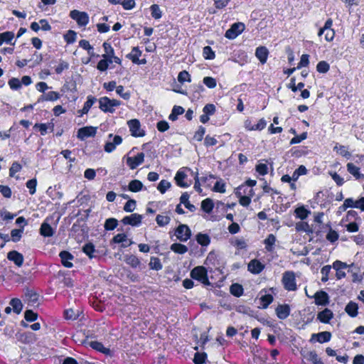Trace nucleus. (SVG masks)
I'll return each instance as SVG.
<instances>
[{"instance_id": "obj_1", "label": "nucleus", "mask_w": 364, "mask_h": 364, "mask_svg": "<svg viewBox=\"0 0 364 364\" xmlns=\"http://www.w3.org/2000/svg\"><path fill=\"white\" fill-rule=\"evenodd\" d=\"M191 277L193 279L200 282L205 286L210 285V282L208 277L207 269L203 266L194 267L191 272Z\"/></svg>"}, {"instance_id": "obj_2", "label": "nucleus", "mask_w": 364, "mask_h": 364, "mask_svg": "<svg viewBox=\"0 0 364 364\" xmlns=\"http://www.w3.org/2000/svg\"><path fill=\"white\" fill-rule=\"evenodd\" d=\"M100 109L105 112L113 113L115 107L121 105L120 101L117 100H111L107 97H103L99 100Z\"/></svg>"}, {"instance_id": "obj_3", "label": "nucleus", "mask_w": 364, "mask_h": 364, "mask_svg": "<svg viewBox=\"0 0 364 364\" xmlns=\"http://www.w3.org/2000/svg\"><path fill=\"white\" fill-rule=\"evenodd\" d=\"M282 284L285 289L295 291L296 284L294 273L293 272H285L282 277Z\"/></svg>"}, {"instance_id": "obj_4", "label": "nucleus", "mask_w": 364, "mask_h": 364, "mask_svg": "<svg viewBox=\"0 0 364 364\" xmlns=\"http://www.w3.org/2000/svg\"><path fill=\"white\" fill-rule=\"evenodd\" d=\"M175 235L181 242H186L191 237V230L187 225L181 224L175 230Z\"/></svg>"}, {"instance_id": "obj_5", "label": "nucleus", "mask_w": 364, "mask_h": 364, "mask_svg": "<svg viewBox=\"0 0 364 364\" xmlns=\"http://www.w3.org/2000/svg\"><path fill=\"white\" fill-rule=\"evenodd\" d=\"M70 16L77 22L79 26H85L89 23V16L85 11L75 9L70 11Z\"/></svg>"}, {"instance_id": "obj_6", "label": "nucleus", "mask_w": 364, "mask_h": 364, "mask_svg": "<svg viewBox=\"0 0 364 364\" xmlns=\"http://www.w3.org/2000/svg\"><path fill=\"white\" fill-rule=\"evenodd\" d=\"M245 26L243 23H235L225 32V36L228 39H235L245 30Z\"/></svg>"}, {"instance_id": "obj_7", "label": "nucleus", "mask_w": 364, "mask_h": 364, "mask_svg": "<svg viewBox=\"0 0 364 364\" xmlns=\"http://www.w3.org/2000/svg\"><path fill=\"white\" fill-rule=\"evenodd\" d=\"M109 140L105 145V151L107 153L113 151L116 146L119 145L122 142V138L119 135L113 136L112 134H109L108 136Z\"/></svg>"}, {"instance_id": "obj_8", "label": "nucleus", "mask_w": 364, "mask_h": 364, "mask_svg": "<svg viewBox=\"0 0 364 364\" xmlns=\"http://www.w3.org/2000/svg\"><path fill=\"white\" fill-rule=\"evenodd\" d=\"M306 294L308 297H314L315 299V304L318 306H326L329 303V296L328 294L324 291H318L311 296L307 294L306 289H305Z\"/></svg>"}, {"instance_id": "obj_9", "label": "nucleus", "mask_w": 364, "mask_h": 364, "mask_svg": "<svg viewBox=\"0 0 364 364\" xmlns=\"http://www.w3.org/2000/svg\"><path fill=\"white\" fill-rule=\"evenodd\" d=\"M129 131L133 136L139 137L145 135L144 131L141 129L140 122L138 119H134L128 122Z\"/></svg>"}, {"instance_id": "obj_10", "label": "nucleus", "mask_w": 364, "mask_h": 364, "mask_svg": "<svg viewBox=\"0 0 364 364\" xmlns=\"http://www.w3.org/2000/svg\"><path fill=\"white\" fill-rule=\"evenodd\" d=\"M97 132V128L94 127H84L77 131V138L84 140L85 138L95 136Z\"/></svg>"}, {"instance_id": "obj_11", "label": "nucleus", "mask_w": 364, "mask_h": 364, "mask_svg": "<svg viewBox=\"0 0 364 364\" xmlns=\"http://www.w3.org/2000/svg\"><path fill=\"white\" fill-rule=\"evenodd\" d=\"M144 161V154L143 152L139 153L136 156H129L127 159V164L131 169H135L138 166L141 164Z\"/></svg>"}, {"instance_id": "obj_12", "label": "nucleus", "mask_w": 364, "mask_h": 364, "mask_svg": "<svg viewBox=\"0 0 364 364\" xmlns=\"http://www.w3.org/2000/svg\"><path fill=\"white\" fill-rule=\"evenodd\" d=\"M142 215L137 214V213H133L129 216H125L122 220V222L124 225H130L132 226H138L141 223L142 220Z\"/></svg>"}, {"instance_id": "obj_13", "label": "nucleus", "mask_w": 364, "mask_h": 364, "mask_svg": "<svg viewBox=\"0 0 364 364\" xmlns=\"http://www.w3.org/2000/svg\"><path fill=\"white\" fill-rule=\"evenodd\" d=\"M112 242L114 243H121V247L125 248L134 243L132 240L127 238L124 233H119L113 237Z\"/></svg>"}, {"instance_id": "obj_14", "label": "nucleus", "mask_w": 364, "mask_h": 364, "mask_svg": "<svg viewBox=\"0 0 364 364\" xmlns=\"http://www.w3.org/2000/svg\"><path fill=\"white\" fill-rule=\"evenodd\" d=\"M331 338V333L329 331H322L318 333H313L311 335L310 341L314 342L315 341L320 343L328 342Z\"/></svg>"}, {"instance_id": "obj_15", "label": "nucleus", "mask_w": 364, "mask_h": 364, "mask_svg": "<svg viewBox=\"0 0 364 364\" xmlns=\"http://www.w3.org/2000/svg\"><path fill=\"white\" fill-rule=\"evenodd\" d=\"M61 259L62 264L67 268H71L73 264L72 261L74 259V256L68 251H61L59 254Z\"/></svg>"}, {"instance_id": "obj_16", "label": "nucleus", "mask_w": 364, "mask_h": 364, "mask_svg": "<svg viewBox=\"0 0 364 364\" xmlns=\"http://www.w3.org/2000/svg\"><path fill=\"white\" fill-rule=\"evenodd\" d=\"M247 269L248 271H250L251 273L257 274L264 269V265L262 264L259 260L254 259L249 262Z\"/></svg>"}, {"instance_id": "obj_17", "label": "nucleus", "mask_w": 364, "mask_h": 364, "mask_svg": "<svg viewBox=\"0 0 364 364\" xmlns=\"http://www.w3.org/2000/svg\"><path fill=\"white\" fill-rule=\"evenodd\" d=\"M7 258L14 262L18 267H21L23 263V256L16 250L10 251L7 254Z\"/></svg>"}, {"instance_id": "obj_18", "label": "nucleus", "mask_w": 364, "mask_h": 364, "mask_svg": "<svg viewBox=\"0 0 364 364\" xmlns=\"http://www.w3.org/2000/svg\"><path fill=\"white\" fill-rule=\"evenodd\" d=\"M48 220L49 219L47 218L40 228V234L43 237H52L55 233L53 228L49 225Z\"/></svg>"}, {"instance_id": "obj_19", "label": "nucleus", "mask_w": 364, "mask_h": 364, "mask_svg": "<svg viewBox=\"0 0 364 364\" xmlns=\"http://www.w3.org/2000/svg\"><path fill=\"white\" fill-rule=\"evenodd\" d=\"M347 171L350 173L356 180L364 179V174L360 172V168L354 165L353 163H348L346 165Z\"/></svg>"}, {"instance_id": "obj_20", "label": "nucleus", "mask_w": 364, "mask_h": 364, "mask_svg": "<svg viewBox=\"0 0 364 364\" xmlns=\"http://www.w3.org/2000/svg\"><path fill=\"white\" fill-rule=\"evenodd\" d=\"M276 314L280 319L287 318L290 314V307L287 304L279 305L276 308Z\"/></svg>"}, {"instance_id": "obj_21", "label": "nucleus", "mask_w": 364, "mask_h": 364, "mask_svg": "<svg viewBox=\"0 0 364 364\" xmlns=\"http://www.w3.org/2000/svg\"><path fill=\"white\" fill-rule=\"evenodd\" d=\"M333 316V312L328 309H325L318 314L317 318L322 323H328Z\"/></svg>"}, {"instance_id": "obj_22", "label": "nucleus", "mask_w": 364, "mask_h": 364, "mask_svg": "<svg viewBox=\"0 0 364 364\" xmlns=\"http://www.w3.org/2000/svg\"><path fill=\"white\" fill-rule=\"evenodd\" d=\"M269 51L264 46H259L256 49L255 55L262 63H265L267 59Z\"/></svg>"}, {"instance_id": "obj_23", "label": "nucleus", "mask_w": 364, "mask_h": 364, "mask_svg": "<svg viewBox=\"0 0 364 364\" xmlns=\"http://www.w3.org/2000/svg\"><path fill=\"white\" fill-rule=\"evenodd\" d=\"M88 344H89V346L92 348H93V349H95V350H97L99 352H101V353H104L105 355H110L111 354L110 349L108 348H105L103 346V344L102 343H100V342L95 341H90L88 343Z\"/></svg>"}, {"instance_id": "obj_24", "label": "nucleus", "mask_w": 364, "mask_h": 364, "mask_svg": "<svg viewBox=\"0 0 364 364\" xmlns=\"http://www.w3.org/2000/svg\"><path fill=\"white\" fill-rule=\"evenodd\" d=\"M24 296L25 301L32 305L35 304L38 299V295L33 290L29 289H26L24 293Z\"/></svg>"}, {"instance_id": "obj_25", "label": "nucleus", "mask_w": 364, "mask_h": 364, "mask_svg": "<svg viewBox=\"0 0 364 364\" xmlns=\"http://www.w3.org/2000/svg\"><path fill=\"white\" fill-rule=\"evenodd\" d=\"M14 37V33L12 31H6L0 33V46L4 43H10L14 46L15 43H11Z\"/></svg>"}, {"instance_id": "obj_26", "label": "nucleus", "mask_w": 364, "mask_h": 364, "mask_svg": "<svg viewBox=\"0 0 364 364\" xmlns=\"http://www.w3.org/2000/svg\"><path fill=\"white\" fill-rule=\"evenodd\" d=\"M125 262L130 265L133 268L139 267L141 265V262L137 257L135 255H125L124 256Z\"/></svg>"}, {"instance_id": "obj_27", "label": "nucleus", "mask_w": 364, "mask_h": 364, "mask_svg": "<svg viewBox=\"0 0 364 364\" xmlns=\"http://www.w3.org/2000/svg\"><path fill=\"white\" fill-rule=\"evenodd\" d=\"M187 177V175L182 171H178L175 176L176 184L182 188H187L189 185L183 182V180Z\"/></svg>"}, {"instance_id": "obj_28", "label": "nucleus", "mask_w": 364, "mask_h": 364, "mask_svg": "<svg viewBox=\"0 0 364 364\" xmlns=\"http://www.w3.org/2000/svg\"><path fill=\"white\" fill-rule=\"evenodd\" d=\"M358 304L353 301H350L346 306V312L351 317H355L358 315Z\"/></svg>"}, {"instance_id": "obj_29", "label": "nucleus", "mask_w": 364, "mask_h": 364, "mask_svg": "<svg viewBox=\"0 0 364 364\" xmlns=\"http://www.w3.org/2000/svg\"><path fill=\"white\" fill-rule=\"evenodd\" d=\"M95 101H96L95 97H94L91 95L88 96L87 101L84 104L83 108L81 110L78 111L79 112H80V116H82L84 114H87Z\"/></svg>"}, {"instance_id": "obj_30", "label": "nucleus", "mask_w": 364, "mask_h": 364, "mask_svg": "<svg viewBox=\"0 0 364 364\" xmlns=\"http://www.w3.org/2000/svg\"><path fill=\"white\" fill-rule=\"evenodd\" d=\"M188 198L189 195L188 193H183L180 198V202L181 203H183L190 211L193 212L196 210V207L189 202Z\"/></svg>"}, {"instance_id": "obj_31", "label": "nucleus", "mask_w": 364, "mask_h": 364, "mask_svg": "<svg viewBox=\"0 0 364 364\" xmlns=\"http://www.w3.org/2000/svg\"><path fill=\"white\" fill-rule=\"evenodd\" d=\"M196 240L201 246H208L210 242V238L208 235L199 232L196 236Z\"/></svg>"}, {"instance_id": "obj_32", "label": "nucleus", "mask_w": 364, "mask_h": 364, "mask_svg": "<svg viewBox=\"0 0 364 364\" xmlns=\"http://www.w3.org/2000/svg\"><path fill=\"white\" fill-rule=\"evenodd\" d=\"M141 55V51L139 49L138 47H134L132 50V52L129 53L127 57L132 60L134 63H139V58Z\"/></svg>"}, {"instance_id": "obj_33", "label": "nucleus", "mask_w": 364, "mask_h": 364, "mask_svg": "<svg viewBox=\"0 0 364 364\" xmlns=\"http://www.w3.org/2000/svg\"><path fill=\"white\" fill-rule=\"evenodd\" d=\"M296 217L301 219H306L309 215L311 213L309 210H308L304 206H300L295 209L294 210Z\"/></svg>"}, {"instance_id": "obj_34", "label": "nucleus", "mask_w": 364, "mask_h": 364, "mask_svg": "<svg viewBox=\"0 0 364 364\" xmlns=\"http://www.w3.org/2000/svg\"><path fill=\"white\" fill-rule=\"evenodd\" d=\"M54 125L51 123L48 124H36L33 128H38L41 135H45L48 130L50 129V132L53 131Z\"/></svg>"}, {"instance_id": "obj_35", "label": "nucleus", "mask_w": 364, "mask_h": 364, "mask_svg": "<svg viewBox=\"0 0 364 364\" xmlns=\"http://www.w3.org/2000/svg\"><path fill=\"white\" fill-rule=\"evenodd\" d=\"M276 242V237L273 234H269L264 240L265 249L268 252H272Z\"/></svg>"}, {"instance_id": "obj_36", "label": "nucleus", "mask_w": 364, "mask_h": 364, "mask_svg": "<svg viewBox=\"0 0 364 364\" xmlns=\"http://www.w3.org/2000/svg\"><path fill=\"white\" fill-rule=\"evenodd\" d=\"M171 250L178 254H185L188 252V247L181 243H173L170 247Z\"/></svg>"}, {"instance_id": "obj_37", "label": "nucleus", "mask_w": 364, "mask_h": 364, "mask_svg": "<svg viewBox=\"0 0 364 364\" xmlns=\"http://www.w3.org/2000/svg\"><path fill=\"white\" fill-rule=\"evenodd\" d=\"M60 97V95L58 92L50 91L48 92L44 95H43L41 98L38 100H46V101H55Z\"/></svg>"}, {"instance_id": "obj_38", "label": "nucleus", "mask_w": 364, "mask_h": 364, "mask_svg": "<svg viewBox=\"0 0 364 364\" xmlns=\"http://www.w3.org/2000/svg\"><path fill=\"white\" fill-rule=\"evenodd\" d=\"M295 229L297 232H305L312 233L313 230L306 222H299L296 223Z\"/></svg>"}, {"instance_id": "obj_39", "label": "nucleus", "mask_w": 364, "mask_h": 364, "mask_svg": "<svg viewBox=\"0 0 364 364\" xmlns=\"http://www.w3.org/2000/svg\"><path fill=\"white\" fill-rule=\"evenodd\" d=\"M184 109L181 106L175 105L173 107L172 112L168 117V119L171 121H175L177 119L178 116L182 114L184 112Z\"/></svg>"}, {"instance_id": "obj_40", "label": "nucleus", "mask_w": 364, "mask_h": 364, "mask_svg": "<svg viewBox=\"0 0 364 364\" xmlns=\"http://www.w3.org/2000/svg\"><path fill=\"white\" fill-rule=\"evenodd\" d=\"M143 188L142 183L139 180H132L129 182L128 188L132 192H139Z\"/></svg>"}, {"instance_id": "obj_41", "label": "nucleus", "mask_w": 364, "mask_h": 364, "mask_svg": "<svg viewBox=\"0 0 364 364\" xmlns=\"http://www.w3.org/2000/svg\"><path fill=\"white\" fill-rule=\"evenodd\" d=\"M230 291L232 295L237 297H239L243 294V288L242 285L237 283L232 284L230 286Z\"/></svg>"}, {"instance_id": "obj_42", "label": "nucleus", "mask_w": 364, "mask_h": 364, "mask_svg": "<svg viewBox=\"0 0 364 364\" xmlns=\"http://www.w3.org/2000/svg\"><path fill=\"white\" fill-rule=\"evenodd\" d=\"M10 305L12 306L13 310L16 314H19L21 313L23 308V304L20 299L16 298L12 299L10 301Z\"/></svg>"}, {"instance_id": "obj_43", "label": "nucleus", "mask_w": 364, "mask_h": 364, "mask_svg": "<svg viewBox=\"0 0 364 364\" xmlns=\"http://www.w3.org/2000/svg\"><path fill=\"white\" fill-rule=\"evenodd\" d=\"M103 48L105 51V54L102 55L103 58L112 59V57L114 55V49L112 46L109 43L105 42L103 43Z\"/></svg>"}, {"instance_id": "obj_44", "label": "nucleus", "mask_w": 364, "mask_h": 364, "mask_svg": "<svg viewBox=\"0 0 364 364\" xmlns=\"http://www.w3.org/2000/svg\"><path fill=\"white\" fill-rule=\"evenodd\" d=\"M213 200L210 198L203 200L201 203V208L207 213H210L213 208Z\"/></svg>"}, {"instance_id": "obj_45", "label": "nucleus", "mask_w": 364, "mask_h": 364, "mask_svg": "<svg viewBox=\"0 0 364 364\" xmlns=\"http://www.w3.org/2000/svg\"><path fill=\"white\" fill-rule=\"evenodd\" d=\"M118 225V220L114 218H108L105 220L104 228L106 230H112Z\"/></svg>"}, {"instance_id": "obj_46", "label": "nucleus", "mask_w": 364, "mask_h": 364, "mask_svg": "<svg viewBox=\"0 0 364 364\" xmlns=\"http://www.w3.org/2000/svg\"><path fill=\"white\" fill-rule=\"evenodd\" d=\"M333 150L339 151V154L341 156L346 157L348 159L351 157V154L347 150L345 146L338 145V144H336V145L333 148Z\"/></svg>"}, {"instance_id": "obj_47", "label": "nucleus", "mask_w": 364, "mask_h": 364, "mask_svg": "<svg viewBox=\"0 0 364 364\" xmlns=\"http://www.w3.org/2000/svg\"><path fill=\"white\" fill-rule=\"evenodd\" d=\"M207 359V354L205 353H196L193 358V363L195 364H204Z\"/></svg>"}, {"instance_id": "obj_48", "label": "nucleus", "mask_w": 364, "mask_h": 364, "mask_svg": "<svg viewBox=\"0 0 364 364\" xmlns=\"http://www.w3.org/2000/svg\"><path fill=\"white\" fill-rule=\"evenodd\" d=\"M156 221L159 226L164 227L170 223L171 218L167 215H157Z\"/></svg>"}, {"instance_id": "obj_49", "label": "nucleus", "mask_w": 364, "mask_h": 364, "mask_svg": "<svg viewBox=\"0 0 364 364\" xmlns=\"http://www.w3.org/2000/svg\"><path fill=\"white\" fill-rule=\"evenodd\" d=\"M149 265L151 269L160 270L162 269V264L160 259L155 257H151Z\"/></svg>"}, {"instance_id": "obj_50", "label": "nucleus", "mask_w": 364, "mask_h": 364, "mask_svg": "<svg viewBox=\"0 0 364 364\" xmlns=\"http://www.w3.org/2000/svg\"><path fill=\"white\" fill-rule=\"evenodd\" d=\"M112 63V59L104 58L99 61L97 65V68L100 71H105L109 67V64Z\"/></svg>"}, {"instance_id": "obj_51", "label": "nucleus", "mask_w": 364, "mask_h": 364, "mask_svg": "<svg viewBox=\"0 0 364 364\" xmlns=\"http://www.w3.org/2000/svg\"><path fill=\"white\" fill-rule=\"evenodd\" d=\"M23 232V227H21L20 229H14L11 232V240L14 242H18L22 236V233Z\"/></svg>"}, {"instance_id": "obj_52", "label": "nucleus", "mask_w": 364, "mask_h": 364, "mask_svg": "<svg viewBox=\"0 0 364 364\" xmlns=\"http://www.w3.org/2000/svg\"><path fill=\"white\" fill-rule=\"evenodd\" d=\"M307 359L311 361L314 364H324L315 351H310L307 354Z\"/></svg>"}, {"instance_id": "obj_53", "label": "nucleus", "mask_w": 364, "mask_h": 364, "mask_svg": "<svg viewBox=\"0 0 364 364\" xmlns=\"http://www.w3.org/2000/svg\"><path fill=\"white\" fill-rule=\"evenodd\" d=\"M329 69V64L324 60L320 61L316 65V70L320 73H326Z\"/></svg>"}, {"instance_id": "obj_54", "label": "nucleus", "mask_w": 364, "mask_h": 364, "mask_svg": "<svg viewBox=\"0 0 364 364\" xmlns=\"http://www.w3.org/2000/svg\"><path fill=\"white\" fill-rule=\"evenodd\" d=\"M83 252L86 254L90 258L94 257L93 253L95 252V246L92 243H87L82 247Z\"/></svg>"}, {"instance_id": "obj_55", "label": "nucleus", "mask_w": 364, "mask_h": 364, "mask_svg": "<svg viewBox=\"0 0 364 364\" xmlns=\"http://www.w3.org/2000/svg\"><path fill=\"white\" fill-rule=\"evenodd\" d=\"M77 33L74 31L69 30L64 36L65 41L67 43H73L76 41Z\"/></svg>"}, {"instance_id": "obj_56", "label": "nucleus", "mask_w": 364, "mask_h": 364, "mask_svg": "<svg viewBox=\"0 0 364 364\" xmlns=\"http://www.w3.org/2000/svg\"><path fill=\"white\" fill-rule=\"evenodd\" d=\"M203 54L204 58L208 60H213L215 57V53L213 51L212 48L208 46H205L203 48Z\"/></svg>"}, {"instance_id": "obj_57", "label": "nucleus", "mask_w": 364, "mask_h": 364, "mask_svg": "<svg viewBox=\"0 0 364 364\" xmlns=\"http://www.w3.org/2000/svg\"><path fill=\"white\" fill-rule=\"evenodd\" d=\"M136 208V200L134 199H129L125 203L124 206V210L127 213L133 212Z\"/></svg>"}, {"instance_id": "obj_58", "label": "nucleus", "mask_w": 364, "mask_h": 364, "mask_svg": "<svg viewBox=\"0 0 364 364\" xmlns=\"http://www.w3.org/2000/svg\"><path fill=\"white\" fill-rule=\"evenodd\" d=\"M151 16L155 19H159L161 17V11L157 4H153L151 8Z\"/></svg>"}, {"instance_id": "obj_59", "label": "nucleus", "mask_w": 364, "mask_h": 364, "mask_svg": "<svg viewBox=\"0 0 364 364\" xmlns=\"http://www.w3.org/2000/svg\"><path fill=\"white\" fill-rule=\"evenodd\" d=\"M9 85L11 89L17 90L21 87V81L16 77H12L9 80Z\"/></svg>"}, {"instance_id": "obj_60", "label": "nucleus", "mask_w": 364, "mask_h": 364, "mask_svg": "<svg viewBox=\"0 0 364 364\" xmlns=\"http://www.w3.org/2000/svg\"><path fill=\"white\" fill-rule=\"evenodd\" d=\"M178 80L181 83L191 82V75L186 70H183L178 73Z\"/></svg>"}, {"instance_id": "obj_61", "label": "nucleus", "mask_w": 364, "mask_h": 364, "mask_svg": "<svg viewBox=\"0 0 364 364\" xmlns=\"http://www.w3.org/2000/svg\"><path fill=\"white\" fill-rule=\"evenodd\" d=\"M170 187V182L166 180H161L159 183L157 188L161 193H164Z\"/></svg>"}, {"instance_id": "obj_62", "label": "nucleus", "mask_w": 364, "mask_h": 364, "mask_svg": "<svg viewBox=\"0 0 364 364\" xmlns=\"http://www.w3.org/2000/svg\"><path fill=\"white\" fill-rule=\"evenodd\" d=\"M331 267L330 265H326L322 267L321 273L322 274L321 281L326 282L328 280V274L331 272Z\"/></svg>"}, {"instance_id": "obj_63", "label": "nucleus", "mask_w": 364, "mask_h": 364, "mask_svg": "<svg viewBox=\"0 0 364 364\" xmlns=\"http://www.w3.org/2000/svg\"><path fill=\"white\" fill-rule=\"evenodd\" d=\"M24 318L27 321L32 322L37 319L38 314L32 310H26L24 313Z\"/></svg>"}, {"instance_id": "obj_64", "label": "nucleus", "mask_w": 364, "mask_h": 364, "mask_svg": "<svg viewBox=\"0 0 364 364\" xmlns=\"http://www.w3.org/2000/svg\"><path fill=\"white\" fill-rule=\"evenodd\" d=\"M203 82L208 88H214L217 85L216 80L212 77H205Z\"/></svg>"}]
</instances>
